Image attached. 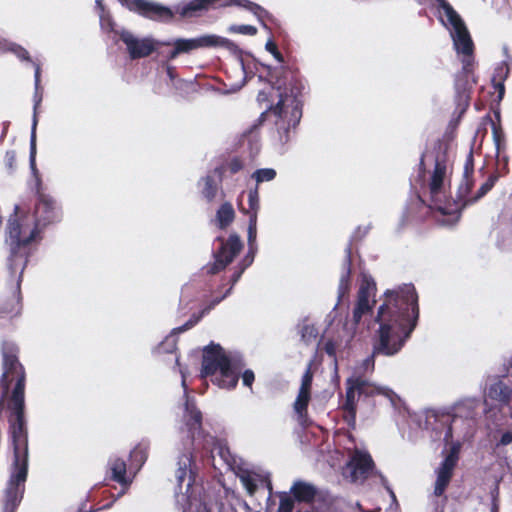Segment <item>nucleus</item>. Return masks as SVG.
I'll list each match as a JSON object with an SVG mask.
<instances>
[{
  "label": "nucleus",
  "instance_id": "obj_20",
  "mask_svg": "<svg viewBox=\"0 0 512 512\" xmlns=\"http://www.w3.org/2000/svg\"><path fill=\"white\" fill-rule=\"evenodd\" d=\"M446 170L447 169L445 163L438 159L436 161L435 168L429 184L430 193L432 197L435 199L438 198L439 195L442 194L444 191Z\"/></svg>",
  "mask_w": 512,
  "mask_h": 512
},
{
  "label": "nucleus",
  "instance_id": "obj_50",
  "mask_svg": "<svg viewBox=\"0 0 512 512\" xmlns=\"http://www.w3.org/2000/svg\"><path fill=\"white\" fill-rule=\"evenodd\" d=\"M221 299H222V298H217V299H215V300L213 301L212 305L207 309V311H208V310H210V309H211L213 306H215L216 304H218V303L221 301Z\"/></svg>",
  "mask_w": 512,
  "mask_h": 512
},
{
  "label": "nucleus",
  "instance_id": "obj_12",
  "mask_svg": "<svg viewBox=\"0 0 512 512\" xmlns=\"http://www.w3.org/2000/svg\"><path fill=\"white\" fill-rule=\"evenodd\" d=\"M37 223L43 228L49 224L60 221L62 217L61 207L48 195H41L34 207L33 213Z\"/></svg>",
  "mask_w": 512,
  "mask_h": 512
},
{
  "label": "nucleus",
  "instance_id": "obj_23",
  "mask_svg": "<svg viewBox=\"0 0 512 512\" xmlns=\"http://www.w3.org/2000/svg\"><path fill=\"white\" fill-rule=\"evenodd\" d=\"M235 217V212L230 203H224L218 209L216 214V222L220 228H225L232 223Z\"/></svg>",
  "mask_w": 512,
  "mask_h": 512
},
{
  "label": "nucleus",
  "instance_id": "obj_52",
  "mask_svg": "<svg viewBox=\"0 0 512 512\" xmlns=\"http://www.w3.org/2000/svg\"><path fill=\"white\" fill-rule=\"evenodd\" d=\"M167 70H168L169 76L172 77V69L169 67Z\"/></svg>",
  "mask_w": 512,
  "mask_h": 512
},
{
  "label": "nucleus",
  "instance_id": "obj_32",
  "mask_svg": "<svg viewBox=\"0 0 512 512\" xmlns=\"http://www.w3.org/2000/svg\"><path fill=\"white\" fill-rule=\"evenodd\" d=\"M7 50L14 53L20 60H30L27 50L15 43H9L7 45Z\"/></svg>",
  "mask_w": 512,
  "mask_h": 512
},
{
  "label": "nucleus",
  "instance_id": "obj_15",
  "mask_svg": "<svg viewBox=\"0 0 512 512\" xmlns=\"http://www.w3.org/2000/svg\"><path fill=\"white\" fill-rule=\"evenodd\" d=\"M312 378L313 375L308 367L302 376L301 386L293 404L297 420L301 425H306L308 421L307 407L311 399Z\"/></svg>",
  "mask_w": 512,
  "mask_h": 512
},
{
  "label": "nucleus",
  "instance_id": "obj_42",
  "mask_svg": "<svg viewBox=\"0 0 512 512\" xmlns=\"http://www.w3.org/2000/svg\"><path fill=\"white\" fill-rule=\"evenodd\" d=\"M284 104H285V101L281 98L279 100V102L277 103V105L273 108V112L277 115H279V117L282 118L283 114L286 113L284 111Z\"/></svg>",
  "mask_w": 512,
  "mask_h": 512
},
{
  "label": "nucleus",
  "instance_id": "obj_1",
  "mask_svg": "<svg viewBox=\"0 0 512 512\" xmlns=\"http://www.w3.org/2000/svg\"><path fill=\"white\" fill-rule=\"evenodd\" d=\"M18 348L14 343L2 345L3 374L0 380V405L3 403L9 385L15 381L11 398L10 430L14 448V460L6 488L5 512H13L20 502L28 474V435L23 416L25 373L17 358Z\"/></svg>",
  "mask_w": 512,
  "mask_h": 512
},
{
  "label": "nucleus",
  "instance_id": "obj_13",
  "mask_svg": "<svg viewBox=\"0 0 512 512\" xmlns=\"http://www.w3.org/2000/svg\"><path fill=\"white\" fill-rule=\"evenodd\" d=\"M373 469L371 456L362 450H355L346 465L345 474L351 481H363Z\"/></svg>",
  "mask_w": 512,
  "mask_h": 512
},
{
  "label": "nucleus",
  "instance_id": "obj_8",
  "mask_svg": "<svg viewBox=\"0 0 512 512\" xmlns=\"http://www.w3.org/2000/svg\"><path fill=\"white\" fill-rule=\"evenodd\" d=\"M231 5L242 6L252 11L259 18L265 11L257 4L248 0H191L187 3L180 4L176 7V12L182 17H192L197 12L208 10L210 8H221Z\"/></svg>",
  "mask_w": 512,
  "mask_h": 512
},
{
  "label": "nucleus",
  "instance_id": "obj_22",
  "mask_svg": "<svg viewBox=\"0 0 512 512\" xmlns=\"http://www.w3.org/2000/svg\"><path fill=\"white\" fill-rule=\"evenodd\" d=\"M295 498L299 501H311L316 496V489L313 485L305 482H296L291 488Z\"/></svg>",
  "mask_w": 512,
  "mask_h": 512
},
{
  "label": "nucleus",
  "instance_id": "obj_57",
  "mask_svg": "<svg viewBox=\"0 0 512 512\" xmlns=\"http://www.w3.org/2000/svg\"><path fill=\"white\" fill-rule=\"evenodd\" d=\"M175 362H176V364H178V357L177 356L175 357Z\"/></svg>",
  "mask_w": 512,
  "mask_h": 512
},
{
  "label": "nucleus",
  "instance_id": "obj_5",
  "mask_svg": "<svg viewBox=\"0 0 512 512\" xmlns=\"http://www.w3.org/2000/svg\"><path fill=\"white\" fill-rule=\"evenodd\" d=\"M42 227L37 223L26 205H16L14 214L8 222L7 242L11 247L9 266L15 264L17 257L24 254L25 264L29 254V246L40 239Z\"/></svg>",
  "mask_w": 512,
  "mask_h": 512
},
{
  "label": "nucleus",
  "instance_id": "obj_51",
  "mask_svg": "<svg viewBox=\"0 0 512 512\" xmlns=\"http://www.w3.org/2000/svg\"><path fill=\"white\" fill-rule=\"evenodd\" d=\"M238 66H239V69L241 70V73L243 74V73H244V66H243V63H241V62H240V63L238 64Z\"/></svg>",
  "mask_w": 512,
  "mask_h": 512
},
{
  "label": "nucleus",
  "instance_id": "obj_17",
  "mask_svg": "<svg viewBox=\"0 0 512 512\" xmlns=\"http://www.w3.org/2000/svg\"><path fill=\"white\" fill-rule=\"evenodd\" d=\"M242 243L237 235H231L226 243H222L215 262L209 267L208 272L215 274L224 269L241 250Z\"/></svg>",
  "mask_w": 512,
  "mask_h": 512
},
{
  "label": "nucleus",
  "instance_id": "obj_3",
  "mask_svg": "<svg viewBox=\"0 0 512 512\" xmlns=\"http://www.w3.org/2000/svg\"><path fill=\"white\" fill-rule=\"evenodd\" d=\"M385 298L377 313L379 342L373 354L391 356L401 349L416 326L418 297L412 285H404L398 290H388Z\"/></svg>",
  "mask_w": 512,
  "mask_h": 512
},
{
  "label": "nucleus",
  "instance_id": "obj_6",
  "mask_svg": "<svg viewBox=\"0 0 512 512\" xmlns=\"http://www.w3.org/2000/svg\"><path fill=\"white\" fill-rule=\"evenodd\" d=\"M201 376L222 389H232L237 385L239 370L234 366L219 345H209L203 351Z\"/></svg>",
  "mask_w": 512,
  "mask_h": 512
},
{
  "label": "nucleus",
  "instance_id": "obj_43",
  "mask_svg": "<svg viewBox=\"0 0 512 512\" xmlns=\"http://www.w3.org/2000/svg\"><path fill=\"white\" fill-rule=\"evenodd\" d=\"M307 335H308V338H314V339L317 336L316 333H315V329L313 327H310V326H306L303 329L302 337L305 339Z\"/></svg>",
  "mask_w": 512,
  "mask_h": 512
},
{
  "label": "nucleus",
  "instance_id": "obj_44",
  "mask_svg": "<svg viewBox=\"0 0 512 512\" xmlns=\"http://www.w3.org/2000/svg\"><path fill=\"white\" fill-rule=\"evenodd\" d=\"M229 168L232 173H236L242 168L241 162L235 159L230 163Z\"/></svg>",
  "mask_w": 512,
  "mask_h": 512
},
{
  "label": "nucleus",
  "instance_id": "obj_55",
  "mask_svg": "<svg viewBox=\"0 0 512 512\" xmlns=\"http://www.w3.org/2000/svg\"><path fill=\"white\" fill-rule=\"evenodd\" d=\"M240 277V274H237V277L234 279V281H237V279Z\"/></svg>",
  "mask_w": 512,
  "mask_h": 512
},
{
  "label": "nucleus",
  "instance_id": "obj_40",
  "mask_svg": "<svg viewBox=\"0 0 512 512\" xmlns=\"http://www.w3.org/2000/svg\"><path fill=\"white\" fill-rule=\"evenodd\" d=\"M325 352L332 357H335L337 351V345L333 341H328L324 346Z\"/></svg>",
  "mask_w": 512,
  "mask_h": 512
},
{
  "label": "nucleus",
  "instance_id": "obj_28",
  "mask_svg": "<svg viewBox=\"0 0 512 512\" xmlns=\"http://www.w3.org/2000/svg\"><path fill=\"white\" fill-rule=\"evenodd\" d=\"M201 184L203 186L202 192L204 196L208 200H212L215 197L217 190L214 180L210 176H207L202 180Z\"/></svg>",
  "mask_w": 512,
  "mask_h": 512
},
{
  "label": "nucleus",
  "instance_id": "obj_49",
  "mask_svg": "<svg viewBox=\"0 0 512 512\" xmlns=\"http://www.w3.org/2000/svg\"><path fill=\"white\" fill-rule=\"evenodd\" d=\"M6 157L8 159L9 166H12V162L14 161V154L13 153H7Z\"/></svg>",
  "mask_w": 512,
  "mask_h": 512
},
{
  "label": "nucleus",
  "instance_id": "obj_33",
  "mask_svg": "<svg viewBox=\"0 0 512 512\" xmlns=\"http://www.w3.org/2000/svg\"><path fill=\"white\" fill-rule=\"evenodd\" d=\"M229 31L245 35H255L257 29L252 25H232L229 27Z\"/></svg>",
  "mask_w": 512,
  "mask_h": 512
},
{
  "label": "nucleus",
  "instance_id": "obj_37",
  "mask_svg": "<svg viewBox=\"0 0 512 512\" xmlns=\"http://www.w3.org/2000/svg\"><path fill=\"white\" fill-rule=\"evenodd\" d=\"M266 49L267 51H269L270 53L273 54V56L279 61V62H282L283 59H282V56L281 54L279 53V51L277 50V47H276V44L272 41V40H269L267 43H266Z\"/></svg>",
  "mask_w": 512,
  "mask_h": 512
},
{
  "label": "nucleus",
  "instance_id": "obj_36",
  "mask_svg": "<svg viewBox=\"0 0 512 512\" xmlns=\"http://www.w3.org/2000/svg\"><path fill=\"white\" fill-rule=\"evenodd\" d=\"M293 507H294L293 501L289 497L283 496L280 499L278 512H292Z\"/></svg>",
  "mask_w": 512,
  "mask_h": 512
},
{
  "label": "nucleus",
  "instance_id": "obj_54",
  "mask_svg": "<svg viewBox=\"0 0 512 512\" xmlns=\"http://www.w3.org/2000/svg\"><path fill=\"white\" fill-rule=\"evenodd\" d=\"M337 367H338V364H337V361L335 360V371H337Z\"/></svg>",
  "mask_w": 512,
  "mask_h": 512
},
{
  "label": "nucleus",
  "instance_id": "obj_35",
  "mask_svg": "<svg viewBox=\"0 0 512 512\" xmlns=\"http://www.w3.org/2000/svg\"><path fill=\"white\" fill-rule=\"evenodd\" d=\"M509 73V68L505 62L501 63L496 69L493 79L502 81Z\"/></svg>",
  "mask_w": 512,
  "mask_h": 512
},
{
  "label": "nucleus",
  "instance_id": "obj_31",
  "mask_svg": "<svg viewBox=\"0 0 512 512\" xmlns=\"http://www.w3.org/2000/svg\"><path fill=\"white\" fill-rule=\"evenodd\" d=\"M176 348V339L174 336L167 337L157 348L158 353H172Z\"/></svg>",
  "mask_w": 512,
  "mask_h": 512
},
{
  "label": "nucleus",
  "instance_id": "obj_53",
  "mask_svg": "<svg viewBox=\"0 0 512 512\" xmlns=\"http://www.w3.org/2000/svg\"><path fill=\"white\" fill-rule=\"evenodd\" d=\"M352 337H353V334H352V333H351V334H349V335L347 336V340H346V341H347V342H348V341H350V339H351Z\"/></svg>",
  "mask_w": 512,
  "mask_h": 512
},
{
  "label": "nucleus",
  "instance_id": "obj_45",
  "mask_svg": "<svg viewBox=\"0 0 512 512\" xmlns=\"http://www.w3.org/2000/svg\"><path fill=\"white\" fill-rule=\"evenodd\" d=\"M35 67V89L38 91L39 84H40V66L36 63H34Z\"/></svg>",
  "mask_w": 512,
  "mask_h": 512
},
{
  "label": "nucleus",
  "instance_id": "obj_25",
  "mask_svg": "<svg viewBox=\"0 0 512 512\" xmlns=\"http://www.w3.org/2000/svg\"><path fill=\"white\" fill-rule=\"evenodd\" d=\"M36 126H37V118L34 114L33 123H32V131H31V141H30V166L33 172H36V163H35V154H36Z\"/></svg>",
  "mask_w": 512,
  "mask_h": 512
},
{
  "label": "nucleus",
  "instance_id": "obj_2",
  "mask_svg": "<svg viewBox=\"0 0 512 512\" xmlns=\"http://www.w3.org/2000/svg\"><path fill=\"white\" fill-rule=\"evenodd\" d=\"M182 376V387L186 397L184 412V427L180 429L183 440V448L186 453L178 457L177 469L175 472L179 493L176 495L177 504L183 512H209L206 505L199 497L200 488L195 485V474L193 469L192 454L189 451L192 447L210 449L214 439L212 436L204 435L201 429L202 414L196 408L193 400L188 395L186 384V373L180 370Z\"/></svg>",
  "mask_w": 512,
  "mask_h": 512
},
{
  "label": "nucleus",
  "instance_id": "obj_56",
  "mask_svg": "<svg viewBox=\"0 0 512 512\" xmlns=\"http://www.w3.org/2000/svg\"><path fill=\"white\" fill-rule=\"evenodd\" d=\"M39 102H41V99H38V101H37V102H36V104H35V107L37 106V104H38Z\"/></svg>",
  "mask_w": 512,
  "mask_h": 512
},
{
  "label": "nucleus",
  "instance_id": "obj_14",
  "mask_svg": "<svg viewBox=\"0 0 512 512\" xmlns=\"http://www.w3.org/2000/svg\"><path fill=\"white\" fill-rule=\"evenodd\" d=\"M120 39L132 59L149 56L157 47L158 42L150 37L139 38L129 31H122Z\"/></svg>",
  "mask_w": 512,
  "mask_h": 512
},
{
  "label": "nucleus",
  "instance_id": "obj_21",
  "mask_svg": "<svg viewBox=\"0 0 512 512\" xmlns=\"http://www.w3.org/2000/svg\"><path fill=\"white\" fill-rule=\"evenodd\" d=\"M486 395V404H488V398L499 403H507L510 397V390L502 381H497L489 386Z\"/></svg>",
  "mask_w": 512,
  "mask_h": 512
},
{
  "label": "nucleus",
  "instance_id": "obj_41",
  "mask_svg": "<svg viewBox=\"0 0 512 512\" xmlns=\"http://www.w3.org/2000/svg\"><path fill=\"white\" fill-rule=\"evenodd\" d=\"M494 185V180L493 179H489L488 181H486L479 189V195L478 197H481L483 195H485Z\"/></svg>",
  "mask_w": 512,
  "mask_h": 512
},
{
  "label": "nucleus",
  "instance_id": "obj_48",
  "mask_svg": "<svg viewBox=\"0 0 512 512\" xmlns=\"http://www.w3.org/2000/svg\"><path fill=\"white\" fill-rule=\"evenodd\" d=\"M494 139H495V142H496L497 149L499 150V147H500V136L498 135L496 130H494Z\"/></svg>",
  "mask_w": 512,
  "mask_h": 512
},
{
  "label": "nucleus",
  "instance_id": "obj_47",
  "mask_svg": "<svg viewBox=\"0 0 512 512\" xmlns=\"http://www.w3.org/2000/svg\"><path fill=\"white\" fill-rule=\"evenodd\" d=\"M244 83H245V80H244V78H242V80H241L240 82H238V83H237V84H235V85H232V86H231V88H230V90H231V91H237V90H239L240 88H242V86L244 85Z\"/></svg>",
  "mask_w": 512,
  "mask_h": 512
},
{
  "label": "nucleus",
  "instance_id": "obj_24",
  "mask_svg": "<svg viewBox=\"0 0 512 512\" xmlns=\"http://www.w3.org/2000/svg\"><path fill=\"white\" fill-rule=\"evenodd\" d=\"M146 456L147 447L142 444L136 446L130 453V458L137 467H140L144 463Z\"/></svg>",
  "mask_w": 512,
  "mask_h": 512
},
{
  "label": "nucleus",
  "instance_id": "obj_26",
  "mask_svg": "<svg viewBox=\"0 0 512 512\" xmlns=\"http://www.w3.org/2000/svg\"><path fill=\"white\" fill-rule=\"evenodd\" d=\"M276 177V171L272 168L258 169L252 174V178L255 179L256 183H262L265 181H271Z\"/></svg>",
  "mask_w": 512,
  "mask_h": 512
},
{
  "label": "nucleus",
  "instance_id": "obj_46",
  "mask_svg": "<svg viewBox=\"0 0 512 512\" xmlns=\"http://www.w3.org/2000/svg\"><path fill=\"white\" fill-rule=\"evenodd\" d=\"M300 116H301V112L299 111V109L297 108V106H295L293 109H292V117H293V123L292 125L295 126L299 119H300Z\"/></svg>",
  "mask_w": 512,
  "mask_h": 512
},
{
  "label": "nucleus",
  "instance_id": "obj_27",
  "mask_svg": "<svg viewBox=\"0 0 512 512\" xmlns=\"http://www.w3.org/2000/svg\"><path fill=\"white\" fill-rule=\"evenodd\" d=\"M348 263L350 260H347ZM350 289V268L349 266L346 268L345 272L342 274L338 286V298L342 299Z\"/></svg>",
  "mask_w": 512,
  "mask_h": 512
},
{
  "label": "nucleus",
  "instance_id": "obj_19",
  "mask_svg": "<svg viewBox=\"0 0 512 512\" xmlns=\"http://www.w3.org/2000/svg\"><path fill=\"white\" fill-rule=\"evenodd\" d=\"M238 476L250 495H252L261 486H266L269 492L272 490L268 477L263 474L249 470H242Z\"/></svg>",
  "mask_w": 512,
  "mask_h": 512
},
{
  "label": "nucleus",
  "instance_id": "obj_29",
  "mask_svg": "<svg viewBox=\"0 0 512 512\" xmlns=\"http://www.w3.org/2000/svg\"><path fill=\"white\" fill-rule=\"evenodd\" d=\"M257 235V216L255 214H250L249 217V227H248V243L250 245V249H252Z\"/></svg>",
  "mask_w": 512,
  "mask_h": 512
},
{
  "label": "nucleus",
  "instance_id": "obj_11",
  "mask_svg": "<svg viewBox=\"0 0 512 512\" xmlns=\"http://www.w3.org/2000/svg\"><path fill=\"white\" fill-rule=\"evenodd\" d=\"M376 285L372 278L363 275L358 291L357 303L353 312V319L357 324L361 317L368 313L375 303Z\"/></svg>",
  "mask_w": 512,
  "mask_h": 512
},
{
  "label": "nucleus",
  "instance_id": "obj_7",
  "mask_svg": "<svg viewBox=\"0 0 512 512\" xmlns=\"http://www.w3.org/2000/svg\"><path fill=\"white\" fill-rule=\"evenodd\" d=\"M25 269V255L17 257L15 264L9 266L11 276V297L0 299V317L13 318L21 313L20 284Z\"/></svg>",
  "mask_w": 512,
  "mask_h": 512
},
{
  "label": "nucleus",
  "instance_id": "obj_4",
  "mask_svg": "<svg viewBox=\"0 0 512 512\" xmlns=\"http://www.w3.org/2000/svg\"><path fill=\"white\" fill-rule=\"evenodd\" d=\"M374 369V357L364 359L354 369L353 374L346 381V401L343 405L344 418L349 425L355 423L357 395L374 396L383 395L396 405L397 395L387 387L367 381L362 374Z\"/></svg>",
  "mask_w": 512,
  "mask_h": 512
},
{
  "label": "nucleus",
  "instance_id": "obj_10",
  "mask_svg": "<svg viewBox=\"0 0 512 512\" xmlns=\"http://www.w3.org/2000/svg\"><path fill=\"white\" fill-rule=\"evenodd\" d=\"M130 11L136 12L144 17L167 21L173 17V12L166 6L147 0H120Z\"/></svg>",
  "mask_w": 512,
  "mask_h": 512
},
{
  "label": "nucleus",
  "instance_id": "obj_30",
  "mask_svg": "<svg viewBox=\"0 0 512 512\" xmlns=\"http://www.w3.org/2000/svg\"><path fill=\"white\" fill-rule=\"evenodd\" d=\"M248 202H249V208L250 211H247L246 213L255 214L257 216V211L259 209V198H258V192L257 189L251 190L248 195Z\"/></svg>",
  "mask_w": 512,
  "mask_h": 512
},
{
  "label": "nucleus",
  "instance_id": "obj_38",
  "mask_svg": "<svg viewBox=\"0 0 512 512\" xmlns=\"http://www.w3.org/2000/svg\"><path fill=\"white\" fill-rule=\"evenodd\" d=\"M254 379H255V375L252 370L244 371V373L242 375V381L245 386L251 387Z\"/></svg>",
  "mask_w": 512,
  "mask_h": 512
},
{
  "label": "nucleus",
  "instance_id": "obj_16",
  "mask_svg": "<svg viewBox=\"0 0 512 512\" xmlns=\"http://www.w3.org/2000/svg\"><path fill=\"white\" fill-rule=\"evenodd\" d=\"M459 445L452 447L450 453L445 457L441 465L436 470V481L434 485V495L441 496L450 483L454 467L458 460Z\"/></svg>",
  "mask_w": 512,
  "mask_h": 512
},
{
  "label": "nucleus",
  "instance_id": "obj_34",
  "mask_svg": "<svg viewBox=\"0 0 512 512\" xmlns=\"http://www.w3.org/2000/svg\"><path fill=\"white\" fill-rule=\"evenodd\" d=\"M473 171V157L472 152H470L467 156V160L464 167V178L466 180V189L469 190L471 183L469 182V176Z\"/></svg>",
  "mask_w": 512,
  "mask_h": 512
},
{
  "label": "nucleus",
  "instance_id": "obj_9",
  "mask_svg": "<svg viewBox=\"0 0 512 512\" xmlns=\"http://www.w3.org/2000/svg\"><path fill=\"white\" fill-rule=\"evenodd\" d=\"M172 45L174 50L170 53V59H175L181 53H189L200 48L223 47L229 50L234 48V44L230 40L217 35H202L192 39H176Z\"/></svg>",
  "mask_w": 512,
  "mask_h": 512
},
{
  "label": "nucleus",
  "instance_id": "obj_39",
  "mask_svg": "<svg viewBox=\"0 0 512 512\" xmlns=\"http://www.w3.org/2000/svg\"><path fill=\"white\" fill-rule=\"evenodd\" d=\"M512 443V432H505L501 438L500 441L497 443V447L499 446H506Z\"/></svg>",
  "mask_w": 512,
  "mask_h": 512
},
{
  "label": "nucleus",
  "instance_id": "obj_18",
  "mask_svg": "<svg viewBox=\"0 0 512 512\" xmlns=\"http://www.w3.org/2000/svg\"><path fill=\"white\" fill-rule=\"evenodd\" d=\"M106 474L109 479L121 485L122 490L119 495L125 493L134 478V474L127 470L124 460L118 457H113L109 460Z\"/></svg>",
  "mask_w": 512,
  "mask_h": 512
}]
</instances>
